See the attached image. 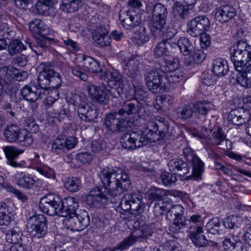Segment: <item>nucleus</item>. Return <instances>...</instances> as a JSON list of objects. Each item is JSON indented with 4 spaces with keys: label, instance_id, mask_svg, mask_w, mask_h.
<instances>
[{
    "label": "nucleus",
    "instance_id": "nucleus-15",
    "mask_svg": "<svg viewBox=\"0 0 251 251\" xmlns=\"http://www.w3.org/2000/svg\"><path fill=\"white\" fill-rule=\"evenodd\" d=\"M210 25V20L205 16H197L189 23L187 32L193 37H198L207 31Z\"/></svg>",
    "mask_w": 251,
    "mask_h": 251
},
{
    "label": "nucleus",
    "instance_id": "nucleus-5",
    "mask_svg": "<svg viewBox=\"0 0 251 251\" xmlns=\"http://www.w3.org/2000/svg\"><path fill=\"white\" fill-rule=\"evenodd\" d=\"M147 10L151 11V18L150 24L151 32L160 31L166 24L168 11L167 7L160 3H153L148 0L146 3Z\"/></svg>",
    "mask_w": 251,
    "mask_h": 251
},
{
    "label": "nucleus",
    "instance_id": "nucleus-53",
    "mask_svg": "<svg viewBox=\"0 0 251 251\" xmlns=\"http://www.w3.org/2000/svg\"><path fill=\"white\" fill-rule=\"evenodd\" d=\"M106 143L102 140H94L91 144V148L94 153H100L105 149Z\"/></svg>",
    "mask_w": 251,
    "mask_h": 251
},
{
    "label": "nucleus",
    "instance_id": "nucleus-64",
    "mask_svg": "<svg viewBox=\"0 0 251 251\" xmlns=\"http://www.w3.org/2000/svg\"><path fill=\"white\" fill-rule=\"evenodd\" d=\"M202 82L207 86L213 85L215 83V76L208 73H205L202 75Z\"/></svg>",
    "mask_w": 251,
    "mask_h": 251
},
{
    "label": "nucleus",
    "instance_id": "nucleus-40",
    "mask_svg": "<svg viewBox=\"0 0 251 251\" xmlns=\"http://www.w3.org/2000/svg\"><path fill=\"white\" fill-rule=\"evenodd\" d=\"M36 38V43L33 45L31 43H28L29 46L36 54L42 55L47 48L46 40H50V39L43 37Z\"/></svg>",
    "mask_w": 251,
    "mask_h": 251
},
{
    "label": "nucleus",
    "instance_id": "nucleus-11",
    "mask_svg": "<svg viewBox=\"0 0 251 251\" xmlns=\"http://www.w3.org/2000/svg\"><path fill=\"white\" fill-rule=\"evenodd\" d=\"M27 224L29 232L33 241L44 237L47 229V219L44 215H33L29 218Z\"/></svg>",
    "mask_w": 251,
    "mask_h": 251
},
{
    "label": "nucleus",
    "instance_id": "nucleus-42",
    "mask_svg": "<svg viewBox=\"0 0 251 251\" xmlns=\"http://www.w3.org/2000/svg\"><path fill=\"white\" fill-rule=\"evenodd\" d=\"M65 188L70 192H75L81 187V181L77 177H67L64 180Z\"/></svg>",
    "mask_w": 251,
    "mask_h": 251
},
{
    "label": "nucleus",
    "instance_id": "nucleus-51",
    "mask_svg": "<svg viewBox=\"0 0 251 251\" xmlns=\"http://www.w3.org/2000/svg\"><path fill=\"white\" fill-rule=\"evenodd\" d=\"M134 38L139 45L148 42L150 38L147 28L144 26H140L139 29L135 33Z\"/></svg>",
    "mask_w": 251,
    "mask_h": 251
},
{
    "label": "nucleus",
    "instance_id": "nucleus-56",
    "mask_svg": "<svg viewBox=\"0 0 251 251\" xmlns=\"http://www.w3.org/2000/svg\"><path fill=\"white\" fill-rule=\"evenodd\" d=\"M93 39L97 45L100 47L108 46L111 43V38L109 36L93 35Z\"/></svg>",
    "mask_w": 251,
    "mask_h": 251
},
{
    "label": "nucleus",
    "instance_id": "nucleus-41",
    "mask_svg": "<svg viewBox=\"0 0 251 251\" xmlns=\"http://www.w3.org/2000/svg\"><path fill=\"white\" fill-rule=\"evenodd\" d=\"M193 107L195 111L201 115H205L209 111L214 109L215 106L210 101L202 100L194 103Z\"/></svg>",
    "mask_w": 251,
    "mask_h": 251
},
{
    "label": "nucleus",
    "instance_id": "nucleus-4",
    "mask_svg": "<svg viewBox=\"0 0 251 251\" xmlns=\"http://www.w3.org/2000/svg\"><path fill=\"white\" fill-rule=\"evenodd\" d=\"M125 85L110 86V89H102L94 84H89L87 86L88 96L92 100L105 105L109 101V94L114 98H118L123 93Z\"/></svg>",
    "mask_w": 251,
    "mask_h": 251
},
{
    "label": "nucleus",
    "instance_id": "nucleus-23",
    "mask_svg": "<svg viewBox=\"0 0 251 251\" xmlns=\"http://www.w3.org/2000/svg\"><path fill=\"white\" fill-rule=\"evenodd\" d=\"M170 171L180 176H184L189 173L187 163L179 158H174L168 163Z\"/></svg>",
    "mask_w": 251,
    "mask_h": 251
},
{
    "label": "nucleus",
    "instance_id": "nucleus-59",
    "mask_svg": "<svg viewBox=\"0 0 251 251\" xmlns=\"http://www.w3.org/2000/svg\"><path fill=\"white\" fill-rule=\"evenodd\" d=\"M86 98L84 94H80L79 95L73 94L69 99L68 102L74 106H79V104L85 102Z\"/></svg>",
    "mask_w": 251,
    "mask_h": 251
},
{
    "label": "nucleus",
    "instance_id": "nucleus-58",
    "mask_svg": "<svg viewBox=\"0 0 251 251\" xmlns=\"http://www.w3.org/2000/svg\"><path fill=\"white\" fill-rule=\"evenodd\" d=\"M6 190L14 194L17 199L22 202L25 203L28 200L27 197L19 190L16 189L11 185H7Z\"/></svg>",
    "mask_w": 251,
    "mask_h": 251
},
{
    "label": "nucleus",
    "instance_id": "nucleus-44",
    "mask_svg": "<svg viewBox=\"0 0 251 251\" xmlns=\"http://www.w3.org/2000/svg\"><path fill=\"white\" fill-rule=\"evenodd\" d=\"M26 47L19 40H13L11 41L7 46V51L11 56L20 53L25 50Z\"/></svg>",
    "mask_w": 251,
    "mask_h": 251
},
{
    "label": "nucleus",
    "instance_id": "nucleus-50",
    "mask_svg": "<svg viewBox=\"0 0 251 251\" xmlns=\"http://www.w3.org/2000/svg\"><path fill=\"white\" fill-rule=\"evenodd\" d=\"M53 3L52 0H38L36 4V8L39 13L47 15Z\"/></svg>",
    "mask_w": 251,
    "mask_h": 251
},
{
    "label": "nucleus",
    "instance_id": "nucleus-32",
    "mask_svg": "<svg viewBox=\"0 0 251 251\" xmlns=\"http://www.w3.org/2000/svg\"><path fill=\"white\" fill-rule=\"evenodd\" d=\"M2 149L7 160V164L13 167H18V164L15 159L23 152V151L12 146L3 147Z\"/></svg>",
    "mask_w": 251,
    "mask_h": 251
},
{
    "label": "nucleus",
    "instance_id": "nucleus-33",
    "mask_svg": "<svg viewBox=\"0 0 251 251\" xmlns=\"http://www.w3.org/2000/svg\"><path fill=\"white\" fill-rule=\"evenodd\" d=\"M127 67V75L132 79H138L140 77L139 74V66L140 61L137 56H131L126 60Z\"/></svg>",
    "mask_w": 251,
    "mask_h": 251
},
{
    "label": "nucleus",
    "instance_id": "nucleus-62",
    "mask_svg": "<svg viewBox=\"0 0 251 251\" xmlns=\"http://www.w3.org/2000/svg\"><path fill=\"white\" fill-rule=\"evenodd\" d=\"M58 97L59 94L57 91L48 93V96L45 98L43 102L46 105L50 106L58 99Z\"/></svg>",
    "mask_w": 251,
    "mask_h": 251
},
{
    "label": "nucleus",
    "instance_id": "nucleus-37",
    "mask_svg": "<svg viewBox=\"0 0 251 251\" xmlns=\"http://www.w3.org/2000/svg\"><path fill=\"white\" fill-rule=\"evenodd\" d=\"M228 71V63L226 60L220 57L214 60L212 71L215 75H225L227 74Z\"/></svg>",
    "mask_w": 251,
    "mask_h": 251
},
{
    "label": "nucleus",
    "instance_id": "nucleus-1",
    "mask_svg": "<svg viewBox=\"0 0 251 251\" xmlns=\"http://www.w3.org/2000/svg\"><path fill=\"white\" fill-rule=\"evenodd\" d=\"M99 176L106 194L98 187L90 191L85 201L91 207H102L108 200L116 202L121 195L128 191L131 187V181L128 175L121 168L105 167L101 171Z\"/></svg>",
    "mask_w": 251,
    "mask_h": 251
},
{
    "label": "nucleus",
    "instance_id": "nucleus-47",
    "mask_svg": "<svg viewBox=\"0 0 251 251\" xmlns=\"http://www.w3.org/2000/svg\"><path fill=\"white\" fill-rule=\"evenodd\" d=\"M65 140L64 137H58L55 139L51 145V151L56 154H61L66 150Z\"/></svg>",
    "mask_w": 251,
    "mask_h": 251
},
{
    "label": "nucleus",
    "instance_id": "nucleus-12",
    "mask_svg": "<svg viewBox=\"0 0 251 251\" xmlns=\"http://www.w3.org/2000/svg\"><path fill=\"white\" fill-rule=\"evenodd\" d=\"M63 223L64 226L71 231H81L86 228L90 224V218L86 211L79 214L69 215L65 217Z\"/></svg>",
    "mask_w": 251,
    "mask_h": 251
},
{
    "label": "nucleus",
    "instance_id": "nucleus-2",
    "mask_svg": "<svg viewBox=\"0 0 251 251\" xmlns=\"http://www.w3.org/2000/svg\"><path fill=\"white\" fill-rule=\"evenodd\" d=\"M247 34L242 28L239 29L236 33L239 40L229 49L234 69L239 73L236 81L245 88L251 87V46L244 39Z\"/></svg>",
    "mask_w": 251,
    "mask_h": 251
},
{
    "label": "nucleus",
    "instance_id": "nucleus-25",
    "mask_svg": "<svg viewBox=\"0 0 251 251\" xmlns=\"http://www.w3.org/2000/svg\"><path fill=\"white\" fill-rule=\"evenodd\" d=\"M107 84L110 86L113 85H125L126 80L122 75L116 70H106L103 74L101 75Z\"/></svg>",
    "mask_w": 251,
    "mask_h": 251
},
{
    "label": "nucleus",
    "instance_id": "nucleus-45",
    "mask_svg": "<svg viewBox=\"0 0 251 251\" xmlns=\"http://www.w3.org/2000/svg\"><path fill=\"white\" fill-rule=\"evenodd\" d=\"M191 54L192 55H189L188 58L185 60V64L187 66H193L201 63L205 58V55L201 50H194Z\"/></svg>",
    "mask_w": 251,
    "mask_h": 251
},
{
    "label": "nucleus",
    "instance_id": "nucleus-28",
    "mask_svg": "<svg viewBox=\"0 0 251 251\" xmlns=\"http://www.w3.org/2000/svg\"><path fill=\"white\" fill-rule=\"evenodd\" d=\"M13 180L18 186L26 189L32 187L35 182V180L33 176L22 172L16 173Z\"/></svg>",
    "mask_w": 251,
    "mask_h": 251
},
{
    "label": "nucleus",
    "instance_id": "nucleus-30",
    "mask_svg": "<svg viewBox=\"0 0 251 251\" xmlns=\"http://www.w3.org/2000/svg\"><path fill=\"white\" fill-rule=\"evenodd\" d=\"M29 28L35 37L46 38L49 28L40 19H35L29 24Z\"/></svg>",
    "mask_w": 251,
    "mask_h": 251
},
{
    "label": "nucleus",
    "instance_id": "nucleus-24",
    "mask_svg": "<svg viewBox=\"0 0 251 251\" xmlns=\"http://www.w3.org/2000/svg\"><path fill=\"white\" fill-rule=\"evenodd\" d=\"M81 62L84 71L97 74L103 72L104 65L90 56L82 55Z\"/></svg>",
    "mask_w": 251,
    "mask_h": 251
},
{
    "label": "nucleus",
    "instance_id": "nucleus-34",
    "mask_svg": "<svg viewBox=\"0 0 251 251\" xmlns=\"http://www.w3.org/2000/svg\"><path fill=\"white\" fill-rule=\"evenodd\" d=\"M176 47L179 48L180 52L184 56L190 55L194 51L192 43L186 37H181L177 41V44H172V47Z\"/></svg>",
    "mask_w": 251,
    "mask_h": 251
},
{
    "label": "nucleus",
    "instance_id": "nucleus-17",
    "mask_svg": "<svg viewBox=\"0 0 251 251\" xmlns=\"http://www.w3.org/2000/svg\"><path fill=\"white\" fill-rule=\"evenodd\" d=\"M38 88L31 84L25 85L21 90V94L23 98L30 102H35L39 99H43L46 96L47 91L44 88Z\"/></svg>",
    "mask_w": 251,
    "mask_h": 251
},
{
    "label": "nucleus",
    "instance_id": "nucleus-46",
    "mask_svg": "<svg viewBox=\"0 0 251 251\" xmlns=\"http://www.w3.org/2000/svg\"><path fill=\"white\" fill-rule=\"evenodd\" d=\"M193 109V105L192 106L190 104H187L177 108L176 112L177 116L179 118L182 120H187L192 117L194 111Z\"/></svg>",
    "mask_w": 251,
    "mask_h": 251
},
{
    "label": "nucleus",
    "instance_id": "nucleus-31",
    "mask_svg": "<svg viewBox=\"0 0 251 251\" xmlns=\"http://www.w3.org/2000/svg\"><path fill=\"white\" fill-rule=\"evenodd\" d=\"M203 232V228L200 226L197 227V228L190 227L189 231V237L196 246L203 247L207 244V241L205 236L202 234Z\"/></svg>",
    "mask_w": 251,
    "mask_h": 251
},
{
    "label": "nucleus",
    "instance_id": "nucleus-52",
    "mask_svg": "<svg viewBox=\"0 0 251 251\" xmlns=\"http://www.w3.org/2000/svg\"><path fill=\"white\" fill-rule=\"evenodd\" d=\"M160 177L163 184L166 186H170L177 180L176 177L174 174L167 172H163Z\"/></svg>",
    "mask_w": 251,
    "mask_h": 251
},
{
    "label": "nucleus",
    "instance_id": "nucleus-21",
    "mask_svg": "<svg viewBox=\"0 0 251 251\" xmlns=\"http://www.w3.org/2000/svg\"><path fill=\"white\" fill-rule=\"evenodd\" d=\"M77 113L80 119L85 122H91L95 120L98 115L97 110L94 106L84 102L77 107Z\"/></svg>",
    "mask_w": 251,
    "mask_h": 251
},
{
    "label": "nucleus",
    "instance_id": "nucleus-16",
    "mask_svg": "<svg viewBox=\"0 0 251 251\" xmlns=\"http://www.w3.org/2000/svg\"><path fill=\"white\" fill-rule=\"evenodd\" d=\"M183 153L187 160L190 162L193 166L192 173L189 176L190 178L200 177L203 172L204 163L190 148H185Z\"/></svg>",
    "mask_w": 251,
    "mask_h": 251
},
{
    "label": "nucleus",
    "instance_id": "nucleus-13",
    "mask_svg": "<svg viewBox=\"0 0 251 251\" xmlns=\"http://www.w3.org/2000/svg\"><path fill=\"white\" fill-rule=\"evenodd\" d=\"M143 197L138 193L127 194L122 199L120 205L123 210L130 211V213L138 215L143 211Z\"/></svg>",
    "mask_w": 251,
    "mask_h": 251
},
{
    "label": "nucleus",
    "instance_id": "nucleus-36",
    "mask_svg": "<svg viewBox=\"0 0 251 251\" xmlns=\"http://www.w3.org/2000/svg\"><path fill=\"white\" fill-rule=\"evenodd\" d=\"M151 235V232H144L142 235H137L134 233L125 238L119 245V248L121 250L128 249L131 246L134 245L138 241H141L142 239L148 236Z\"/></svg>",
    "mask_w": 251,
    "mask_h": 251
},
{
    "label": "nucleus",
    "instance_id": "nucleus-18",
    "mask_svg": "<svg viewBox=\"0 0 251 251\" xmlns=\"http://www.w3.org/2000/svg\"><path fill=\"white\" fill-rule=\"evenodd\" d=\"M118 112L107 114L104 119V124L108 130L113 132H123L126 129L125 120Z\"/></svg>",
    "mask_w": 251,
    "mask_h": 251
},
{
    "label": "nucleus",
    "instance_id": "nucleus-63",
    "mask_svg": "<svg viewBox=\"0 0 251 251\" xmlns=\"http://www.w3.org/2000/svg\"><path fill=\"white\" fill-rule=\"evenodd\" d=\"M133 85L135 86L133 83ZM134 88L135 96L137 99L143 100L148 97V93L144 90L142 85H139L137 86H134Z\"/></svg>",
    "mask_w": 251,
    "mask_h": 251
},
{
    "label": "nucleus",
    "instance_id": "nucleus-8",
    "mask_svg": "<svg viewBox=\"0 0 251 251\" xmlns=\"http://www.w3.org/2000/svg\"><path fill=\"white\" fill-rule=\"evenodd\" d=\"M6 140L9 143H23L25 146H30L33 141L32 135L26 133L17 125L12 124L6 126L3 132Z\"/></svg>",
    "mask_w": 251,
    "mask_h": 251
},
{
    "label": "nucleus",
    "instance_id": "nucleus-9",
    "mask_svg": "<svg viewBox=\"0 0 251 251\" xmlns=\"http://www.w3.org/2000/svg\"><path fill=\"white\" fill-rule=\"evenodd\" d=\"M38 85L48 91L49 87L57 88L62 83L60 74L50 66H45L38 77Z\"/></svg>",
    "mask_w": 251,
    "mask_h": 251
},
{
    "label": "nucleus",
    "instance_id": "nucleus-38",
    "mask_svg": "<svg viewBox=\"0 0 251 251\" xmlns=\"http://www.w3.org/2000/svg\"><path fill=\"white\" fill-rule=\"evenodd\" d=\"M225 140L226 135L221 128H218L210 133L206 142L208 145L219 146L222 145Z\"/></svg>",
    "mask_w": 251,
    "mask_h": 251
},
{
    "label": "nucleus",
    "instance_id": "nucleus-27",
    "mask_svg": "<svg viewBox=\"0 0 251 251\" xmlns=\"http://www.w3.org/2000/svg\"><path fill=\"white\" fill-rule=\"evenodd\" d=\"M248 115V111H244L242 107H238L229 112L227 120L233 125H241L245 123L246 119H247Z\"/></svg>",
    "mask_w": 251,
    "mask_h": 251
},
{
    "label": "nucleus",
    "instance_id": "nucleus-54",
    "mask_svg": "<svg viewBox=\"0 0 251 251\" xmlns=\"http://www.w3.org/2000/svg\"><path fill=\"white\" fill-rule=\"evenodd\" d=\"M93 159L92 155L87 152H81L77 154L76 160L78 165L89 164Z\"/></svg>",
    "mask_w": 251,
    "mask_h": 251
},
{
    "label": "nucleus",
    "instance_id": "nucleus-35",
    "mask_svg": "<svg viewBox=\"0 0 251 251\" xmlns=\"http://www.w3.org/2000/svg\"><path fill=\"white\" fill-rule=\"evenodd\" d=\"M63 200V208L61 209L62 212H65L64 215L61 217H65L69 215L76 214V210L78 207V202L73 197H68Z\"/></svg>",
    "mask_w": 251,
    "mask_h": 251
},
{
    "label": "nucleus",
    "instance_id": "nucleus-14",
    "mask_svg": "<svg viewBox=\"0 0 251 251\" xmlns=\"http://www.w3.org/2000/svg\"><path fill=\"white\" fill-rule=\"evenodd\" d=\"M183 213L184 208L180 204L174 205L168 210L166 215L167 218L175 217L173 224L169 227L172 232L178 233L182 227L185 226L186 219L183 216Z\"/></svg>",
    "mask_w": 251,
    "mask_h": 251
},
{
    "label": "nucleus",
    "instance_id": "nucleus-3",
    "mask_svg": "<svg viewBox=\"0 0 251 251\" xmlns=\"http://www.w3.org/2000/svg\"><path fill=\"white\" fill-rule=\"evenodd\" d=\"M183 76V72L179 69L163 74L158 72H149L146 76V80L149 90L156 93L160 90L162 85L165 86L167 83L179 82Z\"/></svg>",
    "mask_w": 251,
    "mask_h": 251
},
{
    "label": "nucleus",
    "instance_id": "nucleus-61",
    "mask_svg": "<svg viewBox=\"0 0 251 251\" xmlns=\"http://www.w3.org/2000/svg\"><path fill=\"white\" fill-rule=\"evenodd\" d=\"M190 222L191 224L190 227H193L197 228V227H200L203 228V221L200 215L195 214L190 217Z\"/></svg>",
    "mask_w": 251,
    "mask_h": 251
},
{
    "label": "nucleus",
    "instance_id": "nucleus-49",
    "mask_svg": "<svg viewBox=\"0 0 251 251\" xmlns=\"http://www.w3.org/2000/svg\"><path fill=\"white\" fill-rule=\"evenodd\" d=\"M220 226V223L218 218H213L206 224L205 229L207 233L215 235L219 233Z\"/></svg>",
    "mask_w": 251,
    "mask_h": 251
},
{
    "label": "nucleus",
    "instance_id": "nucleus-7",
    "mask_svg": "<svg viewBox=\"0 0 251 251\" xmlns=\"http://www.w3.org/2000/svg\"><path fill=\"white\" fill-rule=\"evenodd\" d=\"M169 128L168 122L160 117L155 121H149L144 132L149 138V143H153L164 138L168 133Z\"/></svg>",
    "mask_w": 251,
    "mask_h": 251
},
{
    "label": "nucleus",
    "instance_id": "nucleus-55",
    "mask_svg": "<svg viewBox=\"0 0 251 251\" xmlns=\"http://www.w3.org/2000/svg\"><path fill=\"white\" fill-rule=\"evenodd\" d=\"M159 32H162L163 40H170L174 38L176 35V30L172 25H169L164 29V27L161 29Z\"/></svg>",
    "mask_w": 251,
    "mask_h": 251
},
{
    "label": "nucleus",
    "instance_id": "nucleus-20",
    "mask_svg": "<svg viewBox=\"0 0 251 251\" xmlns=\"http://www.w3.org/2000/svg\"><path fill=\"white\" fill-rule=\"evenodd\" d=\"M119 20L123 26L129 29L138 25L141 22L140 17L134 10L122 11L119 14Z\"/></svg>",
    "mask_w": 251,
    "mask_h": 251
},
{
    "label": "nucleus",
    "instance_id": "nucleus-29",
    "mask_svg": "<svg viewBox=\"0 0 251 251\" xmlns=\"http://www.w3.org/2000/svg\"><path fill=\"white\" fill-rule=\"evenodd\" d=\"M39 155L35 153L34 158L32 159L31 164L33 168L36 170L40 174L48 178H54L55 173L54 170L48 166L42 163L38 160Z\"/></svg>",
    "mask_w": 251,
    "mask_h": 251
},
{
    "label": "nucleus",
    "instance_id": "nucleus-39",
    "mask_svg": "<svg viewBox=\"0 0 251 251\" xmlns=\"http://www.w3.org/2000/svg\"><path fill=\"white\" fill-rule=\"evenodd\" d=\"M172 46L166 40H162L159 42L154 47L153 49V56L155 58L163 57L166 58L169 53V47Z\"/></svg>",
    "mask_w": 251,
    "mask_h": 251
},
{
    "label": "nucleus",
    "instance_id": "nucleus-57",
    "mask_svg": "<svg viewBox=\"0 0 251 251\" xmlns=\"http://www.w3.org/2000/svg\"><path fill=\"white\" fill-rule=\"evenodd\" d=\"M15 34V31L6 24H3L2 27L0 28V35L4 38L11 39Z\"/></svg>",
    "mask_w": 251,
    "mask_h": 251
},
{
    "label": "nucleus",
    "instance_id": "nucleus-6",
    "mask_svg": "<svg viewBox=\"0 0 251 251\" xmlns=\"http://www.w3.org/2000/svg\"><path fill=\"white\" fill-rule=\"evenodd\" d=\"M39 207L41 211L51 216L65 214L62 211L63 208V200L55 194H48L41 198Z\"/></svg>",
    "mask_w": 251,
    "mask_h": 251
},
{
    "label": "nucleus",
    "instance_id": "nucleus-43",
    "mask_svg": "<svg viewBox=\"0 0 251 251\" xmlns=\"http://www.w3.org/2000/svg\"><path fill=\"white\" fill-rule=\"evenodd\" d=\"M23 233L17 227L10 229L7 231L5 235L6 241L10 244H18L22 240Z\"/></svg>",
    "mask_w": 251,
    "mask_h": 251
},
{
    "label": "nucleus",
    "instance_id": "nucleus-48",
    "mask_svg": "<svg viewBox=\"0 0 251 251\" xmlns=\"http://www.w3.org/2000/svg\"><path fill=\"white\" fill-rule=\"evenodd\" d=\"M172 8V14L174 17L177 20L183 19L188 13V9L185 6L175 2Z\"/></svg>",
    "mask_w": 251,
    "mask_h": 251
},
{
    "label": "nucleus",
    "instance_id": "nucleus-19",
    "mask_svg": "<svg viewBox=\"0 0 251 251\" xmlns=\"http://www.w3.org/2000/svg\"><path fill=\"white\" fill-rule=\"evenodd\" d=\"M118 112L122 116L137 114L138 116L141 117L146 113L143 105L137 101L133 102L130 101H123Z\"/></svg>",
    "mask_w": 251,
    "mask_h": 251
},
{
    "label": "nucleus",
    "instance_id": "nucleus-60",
    "mask_svg": "<svg viewBox=\"0 0 251 251\" xmlns=\"http://www.w3.org/2000/svg\"><path fill=\"white\" fill-rule=\"evenodd\" d=\"M25 127L26 133H30L32 135V133H37L39 130V126L33 121H30L29 120H26L25 123Z\"/></svg>",
    "mask_w": 251,
    "mask_h": 251
},
{
    "label": "nucleus",
    "instance_id": "nucleus-10",
    "mask_svg": "<svg viewBox=\"0 0 251 251\" xmlns=\"http://www.w3.org/2000/svg\"><path fill=\"white\" fill-rule=\"evenodd\" d=\"M149 143V138L144 131H132L124 134L121 139L123 148L133 150L146 146Z\"/></svg>",
    "mask_w": 251,
    "mask_h": 251
},
{
    "label": "nucleus",
    "instance_id": "nucleus-26",
    "mask_svg": "<svg viewBox=\"0 0 251 251\" xmlns=\"http://www.w3.org/2000/svg\"><path fill=\"white\" fill-rule=\"evenodd\" d=\"M179 61L177 57L173 56H167L164 58V61L162 64H158L155 71L151 72H158L163 74L168 72L178 70Z\"/></svg>",
    "mask_w": 251,
    "mask_h": 251
},
{
    "label": "nucleus",
    "instance_id": "nucleus-22",
    "mask_svg": "<svg viewBox=\"0 0 251 251\" xmlns=\"http://www.w3.org/2000/svg\"><path fill=\"white\" fill-rule=\"evenodd\" d=\"M236 14L235 9L228 4L222 5L215 10V18L221 23H226L233 18Z\"/></svg>",
    "mask_w": 251,
    "mask_h": 251
}]
</instances>
